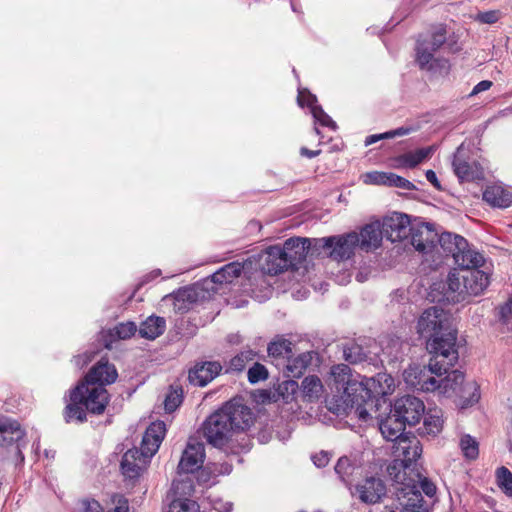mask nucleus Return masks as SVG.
<instances>
[{"label": "nucleus", "instance_id": "nucleus-1", "mask_svg": "<svg viewBox=\"0 0 512 512\" xmlns=\"http://www.w3.org/2000/svg\"><path fill=\"white\" fill-rule=\"evenodd\" d=\"M417 332L427 339V350L434 353L436 363L458 361V331L442 308L433 306L426 309L418 319Z\"/></svg>", "mask_w": 512, "mask_h": 512}, {"label": "nucleus", "instance_id": "nucleus-2", "mask_svg": "<svg viewBox=\"0 0 512 512\" xmlns=\"http://www.w3.org/2000/svg\"><path fill=\"white\" fill-rule=\"evenodd\" d=\"M110 402V394L102 385H96L83 378L69 392V402L63 410L67 423L87 421V413L102 415Z\"/></svg>", "mask_w": 512, "mask_h": 512}, {"label": "nucleus", "instance_id": "nucleus-3", "mask_svg": "<svg viewBox=\"0 0 512 512\" xmlns=\"http://www.w3.org/2000/svg\"><path fill=\"white\" fill-rule=\"evenodd\" d=\"M407 479L395 482V494L398 501L404 508V512H430L419 487L428 496L436 494V485L419 470L409 472Z\"/></svg>", "mask_w": 512, "mask_h": 512}, {"label": "nucleus", "instance_id": "nucleus-4", "mask_svg": "<svg viewBox=\"0 0 512 512\" xmlns=\"http://www.w3.org/2000/svg\"><path fill=\"white\" fill-rule=\"evenodd\" d=\"M392 453L395 459L388 465L387 472L394 483L407 479L408 469L409 472L418 470L416 461L422 454V445L415 435L410 433L396 440Z\"/></svg>", "mask_w": 512, "mask_h": 512}, {"label": "nucleus", "instance_id": "nucleus-5", "mask_svg": "<svg viewBox=\"0 0 512 512\" xmlns=\"http://www.w3.org/2000/svg\"><path fill=\"white\" fill-rule=\"evenodd\" d=\"M430 355L428 366L414 364L404 370V381L411 389L421 392L437 391L438 379L436 377H441L457 363V361H439V363H436L434 353H430Z\"/></svg>", "mask_w": 512, "mask_h": 512}, {"label": "nucleus", "instance_id": "nucleus-6", "mask_svg": "<svg viewBox=\"0 0 512 512\" xmlns=\"http://www.w3.org/2000/svg\"><path fill=\"white\" fill-rule=\"evenodd\" d=\"M332 375L339 384H346L344 392L348 397L352 407H355L358 418L367 421L370 417L367 406L374 403L370 390L365 388L362 383H351V369L346 364H339L332 367Z\"/></svg>", "mask_w": 512, "mask_h": 512}, {"label": "nucleus", "instance_id": "nucleus-7", "mask_svg": "<svg viewBox=\"0 0 512 512\" xmlns=\"http://www.w3.org/2000/svg\"><path fill=\"white\" fill-rule=\"evenodd\" d=\"M444 378L437 380V391L440 394L451 397L459 396L462 400L461 407L472 406L480 399V392L475 382L464 384V373L459 370H449Z\"/></svg>", "mask_w": 512, "mask_h": 512}, {"label": "nucleus", "instance_id": "nucleus-8", "mask_svg": "<svg viewBox=\"0 0 512 512\" xmlns=\"http://www.w3.org/2000/svg\"><path fill=\"white\" fill-rule=\"evenodd\" d=\"M290 270L288 261L284 257L280 245L270 246L261 255L260 258V272H256L253 280L259 283L261 291H270V284L266 281L265 276H275ZM250 280L252 277L249 278Z\"/></svg>", "mask_w": 512, "mask_h": 512}, {"label": "nucleus", "instance_id": "nucleus-9", "mask_svg": "<svg viewBox=\"0 0 512 512\" xmlns=\"http://www.w3.org/2000/svg\"><path fill=\"white\" fill-rule=\"evenodd\" d=\"M220 410L234 433L247 431L255 421L252 409L240 397L225 402Z\"/></svg>", "mask_w": 512, "mask_h": 512}, {"label": "nucleus", "instance_id": "nucleus-10", "mask_svg": "<svg viewBox=\"0 0 512 512\" xmlns=\"http://www.w3.org/2000/svg\"><path fill=\"white\" fill-rule=\"evenodd\" d=\"M194 492L195 487L191 479L173 481L167 495L170 500L167 512H200L198 503L191 499Z\"/></svg>", "mask_w": 512, "mask_h": 512}, {"label": "nucleus", "instance_id": "nucleus-11", "mask_svg": "<svg viewBox=\"0 0 512 512\" xmlns=\"http://www.w3.org/2000/svg\"><path fill=\"white\" fill-rule=\"evenodd\" d=\"M206 441L216 448H223L235 434L219 409L210 414L201 426Z\"/></svg>", "mask_w": 512, "mask_h": 512}, {"label": "nucleus", "instance_id": "nucleus-12", "mask_svg": "<svg viewBox=\"0 0 512 512\" xmlns=\"http://www.w3.org/2000/svg\"><path fill=\"white\" fill-rule=\"evenodd\" d=\"M446 39L447 30L444 25L433 28L430 42L421 39V36H419L416 43V62L421 69L431 70L433 68L434 53L445 44Z\"/></svg>", "mask_w": 512, "mask_h": 512}, {"label": "nucleus", "instance_id": "nucleus-13", "mask_svg": "<svg viewBox=\"0 0 512 512\" xmlns=\"http://www.w3.org/2000/svg\"><path fill=\"white\" fill-rule=\"evenodd\" d=\"M452 167L460 182H475L483 180L485 177L480 163L466 155L461 146L454 154Z\"/></svg>", "mask_w": 512, "mask_h": 512}, {"label": "nucleus", "instance_id": "nucleus-14", "mask_svg": "<svg viewBox=\"0 0 512 512\" xmlns=\"http://www.w3.org/2000/svg\"><path fill=\"white\" fill-rule=\"evenodd\" d=\"M393 412L406 425L415 426L425 412V405L422 400L415 396L404 395L395 401Z\"/></svg>", "mask_w": 512, "mask_h": 512}, {"label": "nucleus", "instance_id": "nucleus-15", "mask_svg": "<svg viewBox=\"0 0 512 512\" xmlns=\"http://www.w3.org/2000/svg\"><path fill=\"white\" fill-rule=\"evenodd\" d=\"M381 226L384 236L391 242L406 239L413 227L409 216L399 212H393L391 215L384 217Z\"/></svg>", "mask_w": 512, "mask_h": 512}, {"label": "nucleus", "instance_id": "nucleus-16", "mask_svg": "<svg viewBox=\"0 0 512 512\" xmlns=\"http://www.w3.org/2000/svg\"><path fill=\"white\" fill-rule=\"evenodd\" d=\"M332 238L329 258L333 261L343 262L355 255L359 247V235L356 232H349L342 235L330 236Z\"/></svg>", "mask_w": 512, "mask_h": 512}, {"label": "nucleus", "instance_id": "nucleus-17", "mask_svg": "<svg viewBox=\"0 0 512 512\" xmlns=\"http://www.w3.org/2000/svg\"><path fill=\"white\" fill-rule=\"evenodd\" d=\"M387 488L384 481L378 477L370 476L355 486V493L358 499L365 504H376L381 502L386 495Z\"/></svg>", "mask_w": 512, "mask_h": 512}, {"label": "nucleus", "instance_id": "nucleus-18", "mask_svg": "<svg viewBox=\"0 0 512 512\" xmlns=\"http://www.w3.org/2000/svg\"><path fill=\"white\" fill-rule=\"evenodd\" d=\"M204 458V444L195 439H190L179 461L178 472L194 473L203 465Z\"/></svg>", "mask_w": 512, "mask_h": 512}, {"label": "nucleus", "instance_id": "nucleus-19", "mask_svg": "<svg viewBox=\"0 0 512 512\" xmlns=\"http://www.w3.org/2000/svg\"><path fill=\"white\" fill-rule=\"evenodd\" d=\"M150 458L138 448L127 450L121 460L122 474L129 479H137L147 468Z\"/></svg>", "mask_w": 512, "mask_h": 512}, {"label": "nucleus", "instance_id": "nucleus-20", "mask_svg": "<svg viewBox=\"0 0 512 512\" xmlns=\"http://www.w3.org/2000/svg\"><path fill=\"white\" fill-rule=\"evenodd\" d=\"M308 238L304 237H291L287 239L280 249L284 257L288 261L290 270H297L299 266L305 262L308 255Z\"/></svg>", "mask_w": 512, "mask_h": 512}, {"label": "nucleus", "instance_id": "nucleus-21", "mask_svg": "<svg viewBox=\"0 0 512 512\" xmlns=\"http://www.w3.org/2000/svg\"><path fill=\"white\" fill-rule=\"evenodd\" d=\"M219 361L199 362L189 370L188 379L192 385L204 387L214 380L222 371Z\"/></svg>", "mask_w": 512, "mask_h": 512}, {"label": "nucleus", "instance_id": "nucleus-22", "mask_svg": "<svg viewBox=\"0 0 512 512\" xmlns=\"http://www.w3.org/2000/svg\"><path fill=\"white\" fill-rule=\"evenodd\" d=\"M410 236L411 244L421 253H429L436 247L438 233L426 223L413 225Z\"/></svg>", "mask_w": 512, "mask_h": 512}, {"label": "nucleus", "instance_id": "nucleus-23", "mask_svg": "<svg viewBox=\"0 0 512 512\" xmlns=\"http://www.w3.org/2000/svg\"><path fill=\"white\" fill-rule=\"evenodd\" d=\"M117 378L118 372L115 365L105 357L97 361L84 376L88 382L102 385V387L114 383Z\"/></svg>", "mask_w": 512, "mask_h": 512}, {"label": "nucleus", "instance_id": "nucleus-24", "mask_svg": "<svg viewBox=\"0 0 512 512\" xmlns=\"http://www.w3.org/2000/svg\"><path fill=\"white\" fill-rule=\"evenodd\" d=\"M166 434V425L163 421L152 422L146 429L140 450L150 459L158 451Z\"/></svg>", "mask_w": 512, "mask_h": 512}, {"label": "nucleus", "instance_id": "nucleus-25", "mask_svg": "<svg viewBox=\"0 0 512 512\" xmlns=\"http://www.w3.org/2000/svg\"><path fill=\"white\" fill-rule=\"evenodd\" d=\"M358 235L359 247L366 252L380 247L382 239L385 237L379 221L366 224Z\"/></svg>", "mask_w": 512, "mask_h": 512}, {"label": "nucleus", "instance_id": "nucleus-26", "mask_svg": "<svg viewBox=\"0 0 512 512\" xmlns=\"http://www.w3.org/2000/svg\"><path fill=\"white\" fill-rule=\"evenodd\" d=\"M489 283V275L478 268L467 270V274L463 275V287L465 288V294L468 295L481 294Z\"/></svg>", "mask_w": 512, "mask_h": 512}, {"label": "nucleus", "instance_id": "nucleus-27", "mask_svg": "<svg viewBox=\"0 0 512 512\" xmlns=\"http://www.w3.org/2000/svg\"><path fill=\"white\" fill-rule=\"evenodd\" d=\"M405 427L406 424L398 416H395V413L381 420L379 424V429L383 437L393 443L402 438V436H407L409 434L404 432Z\"/></svg>", "mask_w": 512, "mask_h": 512}, {"label": "nucleus", "instance_id": "nucleus-28", "mask_svg": "<svg viewBox=\"0 0 512 512\" xmlns=\"http://www.w3.org/2000/svg\"><path fill=\"white\" fill-rule=\"evenodd\" d=\"M483 200L492 207L507 208L512 204V193L499 185L487 186Z\"/></svg>", "mask_w": 512, "mask_h": 512}, {"label": "nucleus", "instance_id": "nucleus-29", "mask_svg": "<svg viewBox=\"0 0 512 512\" xmlns=\"http://www.w3.org/2000/svg\"><path fill=\"white\" fill-rule=\"evenodd\" d=\"M455 264L463 270H471L473 268L481 267L485 259L481 253L472 249L467 242L465 249L459 251L453 257Z\"/></svg>", "mask_w": 512, "mask_h": 512}, {"label": "nucleus", "instance_id": "nucleus-30", "mask_svg": "<svg viewBox=\"0 0 512 512\" xmlns=\"http://www.w3.org/2000/svg\"><path fill=\"white\" fill-rule=\"evenodd\" d=\"M166 328V321L163 317L150 316L143 321L139 328L141 337L154 340L162 335Z\"/></svg>", "mask_w": 512, "mask_h": 512}, {"label": "nucleus", "instance_id": "nucleus-31", "mask_svg": "<svg viewBox=\"0 0 512 512\" xmlns=\"http://www.w3.org/2000/svg\"><path fill=\"white\" fill-rule=\"evenodd\" d=\"M437 243L440 244L447 256L451 255L452 257H454L459 249H465L467 246V240L464 237L450 232L438 235Z\"/></svg>", "mask_w": 512, "mask_h": 512}, {"label": "nucleus", "instance_id": "nucleus-32", "mask_svg": "<svg viewBox=\"0 0 512 512\" xmlns=\"http://www.w3.org/2000/svg\"><path fill=\"white\" fill-rule=\"evenodd\" d=\"M258 353L252 349H244L232 357L226 367V373H240L256 360Z\"/></svg>", "mask_w": 512, "mask_h": 512}, {"label": "nucleus", "instance_id": "nucleus-33", "mask_svg": "<svg viewBox=\"0 0 512 512\" xmlns=\"http://www.w3.org/2000/svg\"><path fill=\"white\" fill-rule=\"evenodd\" d=\"M432 147L420 148L413 152L404 153L395 158L397 167L415 168L418 164L430 157Z\"/></svg>", "mask_w": 512, "mask_h": 512}, {"label": "nucleus", "instance_id": "nucleus-34", "mask_svg": "<svg viewBox=\"0 0 512 512\" xmlns=\"http://www.w3.org/2000/svg\"><path fill=\"white\" fill-rule=\"evenodd\" d=\"M443 424L442 411L439 409H430L424 416L422 432L423 434L435 437L442 431Z\"/></svg>", "mask_w": 512, "mask_h": 512}, {"label": "nucleus", "instance_id": "nucleus-35", "mask_svg": "<svg viewBox=\"0 0 512 512\" xmlns=\"http://www.w3.org/2000/svg\"><path fill=\"white\" fill-rule=\"evenodd\" d=\"M334 470L340 480L351 488L357 470L356 465L347 456H342L338 459Z\"/></svg>", "mask_w": 512, "mask_h": 512}, {"label": "nucleus", "instance_id": "nucleus-36", "mask_svg": "<svg viewBox=\"0 0 512 512\" xmlns=\"http://www.w3.org/2000/svg\"><path fill=\"white\" fill-rule=\"evenodd\" d=\"M332 238L323 237V238H308V243L305 245L308 246V254L314 258H329V251L331 248Z\"/></svg>", "mask_w": 512, "mask_h": 512}, {"label": "nucleus", "instance_id": "nucleus-37", "mask_svg": "<svg viewBox=\"0 0 512 512\" xmlns=\"http://www.w3.org/2000/svg\"><path fill=\"white\" fill-rule=\"evenodd\" d=\"M269 356L275 359H289L292 357V343L284 338H277L267 348Z\"/></svg>", "mask_w": 512, "mask_h": 512}, {"label": "nucleus", "instance_id": "nucleus-38", "mask_svg": "<svg viewBox=\"0 0 512 512\" xmlns=\"http://www.w3.org/2000/svg\"><path fill=\"white\" fill-rule=\"evenodd\" d=\"M310 358L306 354H301L295 358H289L286 365L288 377L300 378L308 367Z\"/></svg>", "mask_w": 512, "mask_h": 512}, {"label": "nucleus", "instance_id": "nucleus-39", "mask_svg": "<svg viewBox=\"0 0 512 512\" xmlns=\"http://www.w3.org/2000/svg\"><path fill=\"white\" fill-rule=\"evenodd\" d=\"M302 389L304 395L308 397L309 400H313L319 398L323 390V385L318 376L310 375L303 379Z\"/></svg>", "mask_w": 512, "mask_h": 512}, {"label": "nucleus", "instance_id": "nucleus-40", "mask_svg": "<svg viewBox=\"0 0 512 512\" xmlns=\"http://www.w3.org/2000/svg\"><path fill=\"white\" fill-rule=\"evenodd\" d=\"M22 431L17 423L0 424V445L11 444L22 437Z\"/></svg>", "mask_w": 512, "mask_h": 512}, {"label": "nucleus", "instance_id": "nucleus-41", "mask_svg": "<svg viewBox=\"0 0 512 512\" xmlns=\"http://www.w3.org/2000/svg\"><path fill=\"white\" fill-rule=\"evenodd\" d=\"M183 401V390L181 387L173 388L166 394L164 408L167 412H174Z\"/></svg>", "mask_w": 512, "mask_h": 512}, {"label": "nucleus", "instance_id": "nucleus-42", "mask_svg": "<svg viewBox=\"0 0 512 512\" xmlns=\"http://www.w3.org/2000/svg\"><path fill=\"white\" fill-rule=\"evenodd\" d=\"M497 484L500 489L508 496L512 497V472L501 466L496 471Z\"/></svg>", "mask_w": 512, "mask_h": 512}, {"label": "nucleus", "instance_id": "nucleus-43", "mask_svg": "<svg viewBox=\"0 0 512 512\" xmlns=\"http://www.w3.org/2000/svg\"><path fill=\"white\" fill-rule=\"evenodd\" d=\"M269 377V372L267 368L259 363L258 361L254 360L252 362V366L248 369L247 372V378L249 383L256 384L261 381L267 380Z\"/></svg>", "mask_w": 512, "mask_h": 512}, {"label": "nucleus", "instance_id": "nucleus-44", "mask_svg": "<svg viewBox=\"0 0 512 512\" xmlns=\"http://www.w3.org/2000/svg\"><path fill=\"white\" fill-rule=\"evenodd\" d=\"M461 450L469 460H475L479 455L478 442L470 435H465L460 440Z\"/></svg>", "mask_w": 512, "mask_h": 512}, {"label": "nucleus", "instance_id": "nucleus-45", "mask_svg": "<svg viewBox=\"0 0 512 512\" xmlns=\"http://www.w3.org/2000/svg\"><path fill=\"white\" fill-rule=\"evenodd\" d=\"M137 331V326L134 322L119 323L111 330V336H116L118 339H128L132 337Z\"/></svg>", "mask_w": 512, "mask_h": 512}, {"label": "nucleus", "instance_id": "nucleus-46", "mask_svg": "<svg viewBox=\"0 0 512 512\" xmlns=\"http://www.w3.org/2000/svg\"><path fill=\"white\" fill-rule=\"evenodd\" d=\"M344 357L345 360L351 364H356L358 362L363 361L366 358L363 349L358 344H351L344 348Z\"/></svg>", "mask_w": 512, "mask_h": 512}, {"label": "nucleus", "instance_id": "nucleus-47", "mask_svg": "<svg viewBox=\"0 0 512 512\" xmlns=\"http://www.w3.org/2000/svg\"><path fill=\"white\" fill-rule=\"evenodd\" d=\"M311 113L315 121L321 126L328 127L332 130L337 129V124L335 121L332 120V118L323 110L320 105L314 107L313 110H311Z\"/></svg>", "mask_w": 512, "mask_h": 512}, {"label": "nucleus", "instance_id": "nucleus-48", "mask_svg": "<svg viewBox=\"0 0 512 512\" xmlns=\"http://www.w3.org/2000/svg\"><path fill=\"white\" fill-rule=\"evenodd\" d=\"M298 390V383L295 380H286L278 385L277 392L285 402L292 400Z\"/></svg>", "mask_w": 512, "mask_h": 512}, {"label": "nucleus", "instance_id": "nucleus-49", "mask_svg": "<svg viewBox=\"0 0 512 512\" xmlns=\"http://www.w3.org/2000/svg\"><path fill=\"white\" fill-rule=\"evenodd\" d=\"M387 185L389 187H398L405 190H415L416 186L404 177H401L395 173L388 172Z\"/></svg>", "mask_w": 512, "mask_h": 512}, {"label": "nucleus", "instance_id": "nucleus-50", "mask_svg": "<svg viewBox=\"0 0 512 512\" xmlns=\"http://www.w3.org/2000/svg\"><path fill=\"white\" fill-rule=\"evenodd\" d=\"M448 290L456 292L459 295L465 294V288L463 287V275L460 276L458 272L452 271L447 277Z\"/></svg>", "mask_w": 512, "mask_h": 512}, {"label": "nucleus", "instance_id": "nucleus-51", "mask_svg": "<svg viewBox=\"0 0 512 512\" xmlns=\"http://www.w3.org/2000/svg\"><path fill=\"white\" fill-rule=\"evenodd\" d=\"M297 102L299 106L308 107L310 110H313L318 105L317 97L306 88L298 91Z\"/></svg>", "mask_w": 512, "mask_h": 512}, {"label": "nucleus", "instance_id": "nucleus-52", "mask_svg": "<svg viewBox=\"0 0 512 512\" xmlns=\"http://www.w3.org/2000/svg\"><path fill=\"white\" fill-rule=\"evenodd\" d=\"M222 272L226 275L228 280L232 282L235 278L239 277L244 269L243 264L239 262H231L226 264L222 268Z\"/></svg>", "mask_w": 512, "mask_h": 512}, {"label": "nucleus", "instance_id": "nucleus-53", "mask_svg": "<svg viewBox=\"0 0 512 512\" xmlns=\"http://www.w3.org/2000/svg\"><path fill=\"white\" fill-rule=\"evenodd\" d=\"M387 175H388V172H379V171H374V172H369L365 175L366 177V180L365 182L366 183H370V184H375V185H387Z\"/></svg>", "mask_w": 512, "mask_h": 512}, {"label": "nucleus", "instance_id": "nucleus-54", "mask_svg": "<svg viewBox=\"0 0 512 512\" xmlns=\"http://www.w3.org/2000/svg\"><path fill=\"white\" fill-rule=\"evenodd\" d=\"M476 19L481 23L494 24L499 20V12L494 10L480 12Z\"/></svg>", "mask_w": 512, "mask_h": 512}, {"label": "nucleus", "instance_id": "nucleus-55", "mask_svg": "<svg viewBox=\"0 0 512 512\" xmlns=\"http://www.w3.org/2000/svg\"><path fill=\"white\" fill-rule=\"evenodd\" d=\"M81 506L83 512H104L101 504L95 499H83L81 500Z\"/></svg>", "mask_w": 512, "mask_h": 512}, {"label": "nucleus", "instance_id": "nucleus-56", "mask_svg": "<svg viewBox=\"0 0 512 512\" xmlns=\"http://www.w3.org/2000/svg\"><path fill=\"white\" fill-rule=\"evenodd\" d=\"M330 459L331 454L326 451H320L312 456L313 463L319 468L326 467L330 462Z\"/></svg>", "mask_w": 512, "mask_h": 512}, {"label": "nucleus", "instance_id": "nucleus-57", "mask_svg": "<svg viewBox=\"0 0 512 512\" xmlns=\"http://www.w3.org/2000/svg\"><path fill=\"white\" fill-rule=\"evenodd\" d=\"M115 508L108 512H129V502L128 499L124 496H117V498L113 499Z\"/></svg>", "mask_w": 512, "mask_h": 512}, {"label": "nucleus", "instance_id": "nucleus-58", "mask_svg": "<svg viewBox=\"0 0 512 512\" xmlns=\"http://www.w3.org/2000/svg\"><path fill=\"white\" fill-rule=\"evenodd\" d=\"M493 85L492 81L490 80H482L480 81L479 83H477L474 88L472 89L471 93L469 94V96H474V95H477L481 92H484V91H487L491 88V86Z\"/></svg>", "mask_w": 512, "mask_h": 512}, {"label": "nucleus", "instance_id": "nucleus-59", "mask_svg": "<svg viewBox=\"0 0 512 512\" xmlns=\"http://www.w3.org/2000/svg\"><path fill=\"white\" fill-rule=\"evenodd\" d=\"M395 487V485L393 484ZM396 496V494L394 493ZM381 512H404L403 506L400 504V501L397 500V498H394V501L392 505H385Z\"/></svg>", "mask_w": 512, "mask_h": 512}, {"label": "nucleus", "instance_id": "nucleus-60", "mask_svg": "<svg viewBox=\"0 0 512 512\" xmlns=\"http://www.w3.org/2000/svg\"><path fill=\"white\" fill-rule=\"evenodd\" d=\"M382 139H389L388 138V132L381 133V134H373V135L367 136L366 139H365V145L366 146L372 145V144H374L377 141L382 140Z\"/></svg>", "mask_w": 512, "mask_h": 512}, {"label": "nucleus", "instance_id": "nucleus-61", "mask_svg": "<svg viewBox=\"0 0 512 512\" xmlns=\"http://www.w3.org/2000/svg\"><path fill=\"white\" fill-rule=\"evenodd\" d=\"M211 280L217 284L231 283L228 280V278L226 277V275L222 272L221 268L218 271H216L214 274H212Z\"/></svg>", "mask_w": 512, "mask_h": 512}, {"label": "nucleus", "instance_id": "nucleus-62", "mask_svg": "<svg viewBox=\"0 0 512 512\" xmlns=\"http://www.w3.org/2000/svg\"><path fill=\"white\" fill-rule=\"evenodd\" d=\"M412 131L411 128L400 127L395 130L388 131V138H394L396 136L408 135Z\"/></svg>", "mask_w": 512, "mask_h": 512}, {"label": "nucleus", "instance_id": "nucleus-63", "mask_svg": "<svg viewBox=\"0 0 512 512\" xmlns=\"http://www.w3.org/2000/svg\"><path fill=\"white\" fill-rule=\"evenodd\" d=\"M425 176L427 181L430 182L435 188H440V183L438 181L437 175L433 170H427Z\"/></svg>", "mask_w": 512, "mask_h": 512}, {"label": "nucleus", "instance_id": "nucleus-64", "mask_svg": "<svg viewBox=\"0 0 512 512\" xmlns=\"http://www.w3.org/2000/svg\"><path fill=\"white\" fill-rule=\"evenodd\" d=\"M300 154H301V156H304V157H307V158L311 159V158H314V157L320 155L321 154V150L320 149H318V150H310V149H308L306 147H302L300 149Z\"/></svg>", "mask_w": 512, "mask_h": 512}]
</instances>
